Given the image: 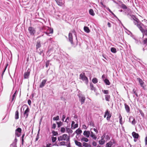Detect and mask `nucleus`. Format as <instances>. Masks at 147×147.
<instances>
[{
  "instance_id": "f257e3e1",
  "label": "nucleus",
  "mask_w": 147,
  "mask_h": 147,
  "mask_svg": "<svg viewBox=\"0 0 147 147\" xmlns=\"http://www.w3.org/2000/svg\"><path fill=\"white\" fill-rule=\"evenodd\" d=\"M126 15L131 20H133L134 24L136 25L139 28L142 26V25H143L135 16L129 13L127 14Z\"/></svg>"
},
{
  "instance_id": "f03ea898",
  "label": "nucleus",
  "mask_w": 147,
  "mask_h": 147,
  "mask_svg": "<svg viewBox=\"0 0 147 147\" xmlns=\"http://www.w3.org/2000/svg\"><path fill=\"white\" fill-rule=\"evenodd\" d=\"M80 79L83 81H85L86 84H87L88 82V78L85 76V74L83 73L80 75Z\"/></svg>"
},
{
  "instance_id": "7ed1b4c3",
  "label": "nucleus",
  "mask_w": 147,
  "mask_h": 147,
  "mask_svg": "<svg viewBox=\"0 0 147 147\" xmlns=\"http://www.w3.org/2000/svg\"><path fill=\"white\" fill-rule=\"evenodd\" d=\"M23 107H24V108H26V109L24 112V115L25 117L26 118H27L28 116V113L30 111V109L28 106L25 105H24Z\"/></svg>"
},
{
  "instance_id": "20e7f679",
  "label": "nucleus",
  "mask_w": 147,
  "mask_h": 147,
  "mask_svg": "<svg viewBox=\"0 0 147 147\" xmlns=\"http://www.w3.org/2000/svg\"><path fill=\"white\" fill-rule=\"evenodd\" d=\"M79 98V100L81 102V104H84L85 100V98L84 95L80 94L78 95Z\"/></svg>"
},
{
  "instance_id": "39448f33",
  "label": "nucleus",
  "mask_w": 147,
  "mask_h": 147,
  "mask_svg": "<svg viewBox=\"0 0 147 147\" xmlns=\"http://www.w3.org/2000/svg\"><path fill=\"white\" fill-rule=\"evenodd\" d=\"M28 30L29 33L31 35H34L36 32L35 29L32 27H29Z\"/></svg>"
},
{
  "instance_id": "423d86ee",
  "label": "nucleus",
  "mask_w": 147,
  "mask_h": 147,
  "mask_svg": "<svg viewBox=\"0 0 147 147\" xmlns=\"http://www.w3.org/2000/svg\"><path fill=\"white\" fill-rule=\"evenodd\" d=\"M21 131L22 129L20 127L18 128L15 130V135L18 137H20Z\"/></svg>"
},
{
  "instance_id": "0eeeda50",
  "label": "nucleus",
  "mask_w": 147,
  "mask_h": 147,
  "mask_svg": "<svg viewBox=\"0 0 147 147\" xmlns=\"http://www.w3.org/2000/svg\"><path fill=\"white\" fill-rule=\"evenodd\" d=\"M137 80L138 81L141 86L142 87L143 89L145 90V88L144 86V83L143 82L142 80L139 78H137Z\"/></svg>"
},
{
  "instance_id": "6e6552de",
  "label": "nucleus",
  "mask_w": 147,
  "mask_h": 147,
  "mask_svg": "<svg viewBox=\"0 0 147 147\" xmlns=\"http://www.w3.org/2000/svg\"><path fill=\"white\" fill-rule=\"evenodd\" d=\"M48 29L47 30V32H43L47 35L50 36L49 35L50 34H52L53 33V28H48Z\"/></svg>"
},
{
  "instance_id": "1a4fd4ad",
  "label": "nucleus",
  "mask_w": 147,
  "mask_h": 147,
  "mask_svg": "<svg viewBox=\"0 0 147 147\" xmlns=\"http://www.w3.org/2000/svg\"><path fill=\"white\" fill-rule=\"evenodd\" d=\"M131 120L132 121L131 122V123L134 125H135L136 122L135 119L132 116H130L129 118V121L131 122Z\"/></svg>"
},
{
  "instance_id": "9d476101",
  "label": "nucleus",
  "mask_w": 147,
  "mask_h": 147,
  "mask_svg": "<svg viewBox=\"0 0 147 147\" xmlns=\"http://www.w3.org/2000/svg\"><path fill=\"white\" fill-rule=\"evenodd\" d=\"M140 30L143 33V35H145L146 36H147V30H144L143 28L141 26L140 28H139Z\"/></svg>"
},
{
  "instance_id": "9b49d317",
  "label": "nucleus",
  "mask_w": 147,
  "mask_h": 147,
  "mask_svg": "<svg viewBox=\"0 0 147 147\" xmlns=\"http://www.w3.org/2000/svg\"><path fill=\"white\" fill-rule=\"evenodd\" d=\"M47 80L46 79L43 80L40 84L39 86L40 88H42L44 86L46 83Z\"/></svg>"
},
{
  "instance_id": "f8f14e48",
  "label": "nucleus",
  "mask_w": 147,
  "mask_h": 147,
  "mask_svg": "<svg viewBox=\"0 0 147 147\" xmlns=\"http://www.w3.org/2000/svg\"><path fill=\"white\" fill-rule=\"evenodd\" d=\"M30 72L28 70L24 73V79H27L29 78L30 75Z\"/></svg>"
},
{
  "instance_id": "ddd939ff",
  "label": "nucleus",
  "mask_w": 147,
  "mask_h": 147,
  "mask_svg": "<svg viewBox=\"0 0 147 147\" xmlns=\"http://www.w3.org/2000/svg\"><path fill=\"white\" fill-rule=\"evenodd\" d=\"M69 41L70 42L71 44H73V36L72 34L70 33L69 34Z\"/></svg>"
},
{
  "instance_id": "4468645a",
  "label": "nucleus",
  "mask_w": 147,
  "mask_h": 147,
  "mask_svg": "<svg viewBox=\"0 0 147 147\" xmlns=\"http://www.w3.org/2000/svg\"><path fill=\"white\" fill-rule=\"evenodd\" d=\"M36 47L37 49L41 47V42L40 40H38L37 41Z\"/></svg>"
},
{
  "instance_id": "2eb2a0df",
  "label": "nucleus",
  "mask_w": 147,
  "mask_h": 147,
  "mask_svg": "<svg viewBox=\"0 0 147 147\" xmlns=\"http://www.w3.org/2000/svg\"><path fill=\"white\" fill-rule=\"evenodd\" d=\"M57 4L59 6H62L63 5V3L62 0H55Z\"/></svg>"
},
{
  "instance_id": "dca6fc26",
  "label": "nucleus",
  "mask_w": 147,
  "mask_h": 147,
  "mask_svg": "<svg viewBox=\"0 0 147 147\" xmlns=\"http://www.w3.org/2000/svg\"><path fill=\"white\" fill-rule=\"evenodd\" d=\"M132 136L134 138L138 139V138L139 135L138 134L134 131L132 133Z\"/></svg>"
},
{
  "instance_id": "f3484780",
  "label": "nucleus",
  "mask_w": 147,
  "mask_h": 147,
  "mask_svg": "<svg viewBox=\"0 0 147 147\" xmlns=\"http://www.w3.org/2000/svg\"><path fill=\"white\" fill-rule=\"evenodd\" d=\"M83 134L86 137L88 138L90 136V132L88 131H85L84 132Z\"/></svg>"
},
{
  "instance_id": "a211bd4d",
  "label": "nucleus",
  "mask_w": 147,
  "mask_h": 147,
  "mask_svg": "<svg viewBox=\"0 0 147 147\" xmlns=\"http://www.w3.org/2000/svg\"><path fill=\"white\" fill-rule=\"evenodd\" d=\"M125 107V109L126 111V112L128 113L130 112V108L129 106L127 105L126 103H125L124 104Z\"/></svg>"
},
{
  "instance_id": "6ab92c4d",
  "label": "nucleus",
  "mask_w": 147,
  "mask_h": 147,
  "mask_svg": "<svg viewBox=\"0 0 147 147\" xmlns=\"http://www.w3.org/2000/svg\"><path fill=\"white\" fill-rule=\"evenodd\" d=\"M17 92V90H16L14 93L13 94L11 98V102H12L15 99Z\"/></svg>"
},
{
  "instance_id": "aec40b11",
  "label": "nucleus",
  "mask_w": 147,
  "mask_h": 147,
  "mask_svg": "<svg viewBox=\"0 0 147 147\" xmlns=\"http://www.w3.org/2000/svg\"><path fill=\"white\" fill-rule=\"evenodd\" d=\"M105 99L106 101L108 102L110 101V96L109 94H106L105 96Z\"/></svg>"
},
{
  "instance_id": "412c9836",
  "label": "nucleus",
  "mask_w": 147,
  "mask_h": 147,
  "mask_svg": "<svg viewBox=\"0 0 147 147\" xmlns=\"http://www.w3.org/2000/svg\"><path fill=\"white\" fill-rule=\"evenodd\" d=\"M75 143L77 146H79L80 147H83L82 145V143L81 142L78 141L76 140H75Z\"/></svg>"
},
{
  "instance_id": "4be33fe9",
  "label": "nucleus",
  "mask_w": 147,
  "mask_h": 147,
  "mask_svg": "<svg viewBox=\"0 0 147 147\" xmlns=\"http://www.w3.org/2000/svg\"><path fill=\"white\" fill-rule=\"evenodd\" d=\"M104 81L106 85H109L111 84L109 80L107 79H105Z\"/></svg>"
},
{
  "instance_id": "5701e85b",
  "label": "nucleus",
  "mask_w": 147,
  "mask_h": 147,
  "mask_svg": "<svg viewBox=\"0 0 147 147\" xmlns=\"http://www.w3.org/2000/svg\"><path fill=\"white\" fill-rule=\"evenodd\" d=\"M105 142L104 139L101 138V140L99 141V143L100 144L102 145L105 144Z\"/></svg>"
},
{
  "instance_id": "b1692460",
  "label": "nucleus",
  "mask_w": 147,
  "mask_h": 147,
  "mask_svg": "<svg viewBox=\"0 0 147 147\" xmlns=\"http://www.w3.org/2000/svg\"><path fill=\"white\" fill-rule=\"evenodd\" d=\"M84 30L85 32L87 33H88L90 32V30L89 28L87 26L84 27Z\"/></svg>"
},
{
  "instance_id": "393cba45",
  "label": "nucleus",
  "mask_w": 147,
  "mask_h": 147,
  "mask_svg": "<svg viewBox=\"0 0 147 147\" xmlns=\"http://www.w3.org/2000/svg\"><path fill=\"white\" fill-rule=\"evenodd\" d=\"M107 119L108 121H110V118L111 117V114L110 113L109 111L108 110V113L107 114Z\"/></svg>"
},
{
  "instance_id": "a878e982",
  "label": "nucleus",
  "mask_w": 147,
  "mask_h": 147,
  "mask_svg": "<svg viewBox=\"0 0 147 147\" xmlns=\"http://www.w3.org/2000/svg\"><path fill=\"white\" fill-rule=\"evenodd\" d=\"M74 133H76L77 135L80 134L82 133V131L80 128H78L76 131Z\"/></svg>"
},
{
  "instance_id": "bb28decb",
  "label": "nucleus",
  "mask_w": 147,
  "mask_h": 147,
  "mask_svg": "<svg viewBox=\"0 0 147 147\" xmlns=\"http://www.w3.org/2000/svg\"><path fill=\"white\" fill-rule=\"evenodd\" d=\"M15 118L16 119L19 118V112L18 110L16 111Z\"/></svg>"
},
{
  "instance_id": "cd10ccee",
  "label": "nucleus",
  "mask_w": 147,
  "mask_h": 147,
  "mask_svg": "<svg viewBox=\"0 0 147 147\" xmlns=\"http://www.w3.org/2000/svg\"><path fill=\"white\" fill-rule=\"evenodd\" d=\"M89 13L90 15L93 16L95 15V13H94L93 10L92 9H90L89 10Z\"/></svg>"
},
{
  "instance_id": "c85d7f7f",
  "label": "nucleus",
  "mask_w": 147,
  "mask_h": 147,
  "mask_svg": "<svg viewBox=\"0 0 147 147\" xmlns=\"http://www.w3.org/2000/svg\"><path fill=\"white\" fill-rule=\"evenodd\" d=\"M111 51L114 53H115L117 52L116 49L114 47H112L111 49Z\"/></svg>"
},
{
  "instance_id": "c756f323",
  "label": "nucleus",
  "mask_w": 147,
  "mask_h": 147,
  "mask_svg": "<svg viewBox=\"0 0 147 147\" xmlns=\"http://www.w3.org/2000/svg\"><path fill=\"white\" fill-rule=\"evenodd\" d=\"M8 63H7L6 64H5V69H4V70H3V72L2 73V74H1V76L2 77L3 76L4 74V72H5L6 68H7V66H8Z\"/></svg>"
},
{
  "instance_id": "7c9ffc66",
  "label": "nucleus",
  "mask_w": 147,
  "mask_h": 147,
  "mask_svg": "<svg viewBox=\"0 0 147 147\" xmlns=\"http://www.w3.org/2000/svg\"><path fill=\"white\" fill-rule=\"evenodd\" d=\"M83 146L85 147H91L90 145L85 142H83Z\"/></svg>"
},
{
  "instance_id": "2f4dec72",
  "label": "nucleus",
  "mask_w": 147,
  "mask_h": 147,
  "mask_svg": "<svg viewBox=\"0 0 147 147\" xmlns=\"http://www.w3.org/2000/svg\"><path fill=\"white\" fill-rule=\"evenodd\" d=\"M66 131L68 133H72L73 132V131L71 129L67 127H66Z\"/></svg>"
},
{
  "instance_id": "473e14b6",
  "label": "nucleus",
  "mask_w": 147,
  "mask_h": 147,
  "mask_svg": "<svg viewBox=\"0 0 147 147\" xmlns=\"http://www.w3.org/2000/svg\"><path fill=\"white\" fill-rule=\"evenodd\" d=\"M56 123L57 124L58 127H59L63 125V123L61 121H60L59 122H56Z\"/></svg>"
},
{
  "instance_id": "72a5a7b5",
  "label": "nucleus",
  "mask_w": 147,
  "mask_h": 147,
  "mask_svg": "<svg viewBox=\"0 0 147 147\" xmlns=\"http://www.w3.org/2000/svg\"><path fill=\"white\" fill-rule=\"evenodd\" d=\"M90 136L92 137L94 139L96 140V137L94 135L92 131H91V134Z\"/></svg>"
},
{
  "instance_id": "f704fd0d",
  "label": "nucleus",
  "mask_w": 147,
  "mask_h": 147,
  "mask_svg": "<svg viewBox=\"0 0 147 147\" xmlns=\"http://www.w3.org/2000/svg\"><path fill=\"white\" fill-rule=\"evenodd\" d=\"M81 140L82 142L83 141H84L86 142H87L88 141V140L87 138L83 137L81 139Z\"/></svg>"
},
{
  "instance_id": "c9c22d12",
  "label": "nucleus",
  "mask_w": 147,
  "mask_h": 147,
  "mask_svg": "<svg viewBox=\"0 0 147 147\" xmlns=\"http://www.w3.org/2000/svg\"><path fill=\"white\" fill-rule=\"evenodd\" d=\"M90 87L91 90H94L95 91V88L93 84L92 83L90 84Z\"/></svg>"
},
{
  "instance_id": "e433bc0d",
  "label": "nucleus",
  "mask_w": 147,
  "mask_h": 147,
  "mask_svg": "<svg viewBox=\"0 0 147 147\" xmlns=\"http://www.w3.org/2000/svg\"><path fill=\"white\" fill-rule=\"evenodd\" d=\"M58 141H62L63 140H65V139H63L62 136H61L58 137Z\"/></svg>"
},
{
  "instance_id": "4c0bfd02",
  "label": "nucleus",
  "mask_w": 147,
  "mask_h": 147,
  "mask_svg": "<svg viewBox=\"0 0 147 147\" xmlns=\"http://www.w3.org/2000/svg\"><path fill=\"white\" fill-rule=\"evenodd\" d=\"M119 122L120 124L121 125H122L123 123L122 121V117L121 116V114L119 115Z\"/></svg>"
},
{
  "instance_id": "58836bf2",
  "label": "nucleus",
  "mask_w": 147,
  "mask_h": 147,
  "mask_svg": "<svg viewBox=\"0 0 147 147\" xmlns=\"http://www.w3.org/2000/svg\"><path fill=\"white\" fill-rule=\"evenodd\" d=\"M102 92L105 94H108L109 93V91L108 90H102Z\"/></svg>"
},
{
  "instance_id": "ea45409f",
  "label": "nucleus",
  "mask_w": 147,
  "mask_h": 147,
  "mask_svg": "<svg viewBox=\"0 0 147 147\" xmlns=\"http://www.w3.org/2000/svg\"><path fill=\"white\" fill-rule=\"evenodd\" d=\"M52 133L53 134V136H57L58 135V133L57 131L53 130L52 131Z\"/></svg>"
},
{
  "instance_id": "a19ab883",
  "label": "nucleus",
  "mask_w": 147,
  "mask_h": 147,
  "mask_svg": "<svg viewBox=\"0 0 147 147\" xmlns=\"http://www.w3.org/2000/svg\"><path fill=\"white\" fill-rule=\"evenodd\" d=\"M139 111L143 117H144V114L142 110L139 109Z\"/></svg>"
},
{
  "instance_id": "79ce46f5",
  "label": "nucleus",
  "mask_w": 147,
  "mask_h": 147,
  "mask_svg": "<svg viewBox=\"0 0 147 147\" xmlns=\"http://www.w3.org/2000/svg\"><path fill=\"white\" fill-rule=\"evenodd\" d=\"M92 82L96 84L98 82L97 79L96 78H94L92 79Z\"/></svg>"
},
{
  "instance_id": "37998d69",
  "label": "nucleus",
  "mask_w": 147,
  "mask_h": 147,
  "mask_svg": "<svg viewBox=\"0 0 147 147\" xmlns=\"http://www.w3.org/2000/svg\"><path fill=\"white\" fill-rule=\"evenodd\" d=\"M121 7L123 9H127V8L126 5L123 4H122Z\"/></svg>"
},
{
  "instance_id": "c03bdc74",
  "label": "nucleus",
  "mask_w": 147,
  "mask_h": 147,
  "mask_svg": "<svg viewBox=\"0 0 147 147\" xmlns=\"http://www.w3.org/2000/svg\"><path fill=\"white\" fill-rule=\"evenodd\" d=\"M59 116H57L56 117H54L53 118V120L54 121H57L59 120Z\"/></svg>"
},
{
  "instance_id": "a18cd8bd",
  "label": "nucleus",
  "mask_w": 147,
  "mask_h": 147,
  "mask_svg": "<svg viewBox=\"0 0 147 147\" xmlns=\"http://www.w3.org/2000/svg\"><path fill=\"white\" fill-rule=\"evenodd\" d=\"M57 140V138L56 137H52V141L53 142H55Z\"/></svg>"
},
{
  "instance_id": "49530a36",
  "label": "nucleus",
  "mask_w": 147,
  "mask_h": 147,
  "mask_svg": "<svg viewBox=\"0 0 147 147\" xmlns=\"http://www.w3.org/2000/svg\"><path fill=\"white\" fill-rule=\"evenodd\" d=\"M78 127V124L77 123H76L74 125V126H72V127H71L72 129H75V128L77 127Z\"/></svg>"
},
{
  "instance_id": "de8ad7c7",
  "label": "nucleus",
  "mask_w": 147,
  "mask_h": 147,
  "mask_svg": "<svg viewBox=\"0 0 147 147\" xmlns=\"http://www.w3.org/2000/svg\"><path fill=\"white\" fill-rule=\"evenodd\" d=\"M107 75H106L104 74H103L102 76V78L103 81L105 79H106V78L107 77Z\"/></svg>"
},
{
  "instance_id": "09e8293b",
  "label": "nucleus",
  "mask_w": 147,
  "mask_h": 147,
  "mask_svg": "<svg viewBox=\"0 0 147 147\" xmlns=\"http://www.w3.org/2000/svg\"><path fill=\"white\" fill-rule=\"evenodd\" d=\"M62 136L63 138V139H65V140H66L67 138V135L66 134H64L62 135Z\"/></svg>"
},
{
  "instance_id": "8fccbe9b",
  "label": "nucleus",
  "mask_w": 147,
  "mask_h": 147,
  "mask_svg": "<svg viewBox=\"0 0 147 147\" xmlns=\"http://www.w3.org/2000/svg\"><path fill=\"white\" fill-rule=\"evenodd\" d=\"M61 131L62 133H64L65 131V128L63 127H61Z\"/></svg>"
},
{
  "instance_id": "3c124183",
  "label": "nucleus",
  "mask_w": 147,
  "mask_h": 147,
  "mask_svg": "<svg viewBox=\"0 0 147 147\" xmlns=\"http://www.w3.org/2000/svg\"><path fill=\"white\" fill-rule=\"evenodd\" d=\"M133 93L137 97H138V95L137 93H136V90H135L134 89L133 90Z\"/></svg>"
},
{
  "instance_id": "603ef678",
  "label": "nucleus",
  "mask_w": 147,
  "mask_h": 147,
  "mask_svg": "<svg viewBox=\"0 0 147 147\" xmlns=\"http://www.w3.org/2000/svg\"><path fill=\"white\" fill-rule=\"evenodd\" d=\"M49 61H47L46 63V67H47L49 65Z\"/></svg>"
},
{
  "instance_id": "864d4df0",
  "label": "nucleus",
  "mask_w": 147,
  "mask_h": 147,
  "mask_svg": "<svg viewBox=\"0 0 147 147\" xmlns=\"http://www.w3.org/2000/svg\"><path fill=\"white\" fill-rule=\"evenodd\" d=\"M143 43L146 45V46L147 45V38H146L145 40L143 41Z\"/></svg>"
},
{
  "instance_id": "5fc2aeb1",
  "label": "nucleus",
  "mask_w": 147,
  "mask_h": 147,
  "mask_svg": "<svg viewBox=\"0 0 147 147\" xmlns=\"http://www.w3.org/2000/svg\"><path fill=\"white\" fill-rule=\"evenodd\" d=\"M105 138L107 140H109L110 139V137L108 135H107L105 136Z\"/></svg>"
},
{
  "instance_id": "6e6d98bb",
  "label": "nucleus",
  "mask_w": 147,
  "mask_h": 147,
  "mask_svg": "<svg viewBox=\"0 0 147 147\" xmlns=\"http://www.w3.org/2000/svg\"><path fill=\"white\" fill-rule=\"evenodd\" d=\"M46 28L47 27L45 26L41 27L40 29V30L42 31L44 30H45L46 29Z\"/></svg>"
},
{
  "instance_id": "4d7b16f0",
  "label": "nucleus",
  "mask_w": 147,
  "mask_h": 147,
  "mask_svg": "<svg viewBox=\"0 0 147 147\" xmlns=\"http://www.w3.org/2000/svg\"><path fill=\"white\" fill-rule=\"evenodd\" d=\"M65 142H60V145L61 146H65Z\"/></svg>"
},
{
  "instance_id": "13d9d810",
  "label": "nucleus",
  "mask_w": 147,
  "mask_h": 147,
  "mask_svg": "<svg viewBox=\"0 0 147 147\" xmlns=\"http://www.w3.org/2000/svg\"><path fill=\"white\" fill-rule=\"evenodd\" d=\"M108 113V110L107 109L106 110V111L105 112V113L104 115V117L105 118L106 117V116L107 115V114Z\"/></svg>"
},
{
  "instance_id": "bf43d9fd",
  "label": "nucleus",
  "mask_w": 147,
  "mask_h": 147,
  "mask_svg": "<svg viewBox=\"0 0 147 147\" xmlns=\"http://www.w3.org/2000/svg\"><path fill=\"white\" fill-rule=\"evenodd\" d=\"M92 145L94 146H96L97 143L95 141H93L92 143Z\"/></svg>"
},
{
  "instance_id": "052dcab7",
  "label": "nucleus",
  "mask_w": 147,
  "mask_h": 147,
  "mask_svg": "<svg viewBox=\"0 0 147 147\" xmlns=\"http://www.w3.org/2000/svg\"><path fill=\"white\" fill-rule=\"evenodd\" d=\"M56 127V125L55 123H53L52 125V128L55 129Z\"/></svg>"
},
{
  "instance_id": "680f3d73",
  "label": "nucleus",
  "mask_w": 147,
  "mask_h": 147,
  "mask_svg": "<svg viewBox=\"0 0 147 147\" xmlns=\"http://www.w3.org/2000/svg\"><path fill=\"white\" fill-rule=\"evenodd\" d=\"M90 125L93 127H94V125L93 122L91 121L90 123Z\"/></svg>"
},
{
  "instance_id": "e2e57ef3",
  "label": "nucleus",
  "mask_w": 147,
  "mask_h": 147,
  "mask_svg": "<svg viewBox=\"0 0 147 147\" xmlns=\"http://www.w3.org/2000/svg\"><path fill=\"white\" fill-rule=\"evenodd\" d=\"M28 105L30 106L31 105V100L30 99L28 100Z\"/></svg>"
},
{
  "instance_id": "0e129e2a",
  "label": "nucleus",
  "mask_w": 147,
  "mask_h": 147,
  "mask_svg": "<svg viewBox=\"0 0 147 147\" xmlns=\"http://www.w3.org/2000/svg\"><path fill=\"white\" fill-rule=\"evenodd\" d=\"M111 140L112 141L113 144H115L116 143V142L114 139H112Z\"/></svg>"
},
{
  "instance_id": "69168bd1",
  "label": "nucleus",
  "mask_w": 147,
  "mask_h": 147,
  "mask_svg": "<svg viewBox=\"0 0 147 147\" xmlns=\"http://www.w3.org/2000/svg\"><path fill=\"white\" fill-rule=\"evenodd\" d=\"M108 143L109 144H110V145H111V146H112L113 145V142H112V141H110V142H109L108 143Z\"/></svg>"
},
{
  "instance_id": "338daca9",
  "label": "nucleus",
  "mask_w": 147,
  "mask_h": 147,
  "mask_svg": "<svg viewBox=\"0 0 147 147\" xmlns=\"http://www.w3.org/2000/svg\"><path fill=\"white\" fill-rule=\"evenodd\" d=\"M51 144H47L46 147H51Z\"/></svg>"
},
{
  "instance_id": "774afa93",
  "label": "nucleus",
  "mask_w": 147,
  "mask_h": 147,
  "mask_svg": "<svg viewBox=\"0 0 147 147\" xmlns=\"http://www.w3.org/2000/svg\"><path fill=\"white\" fill-rule=\"evenodd\" d=\"M106 147H111V146L108 143H107L106 144Z\"/></svg>"
}]
</instances>
